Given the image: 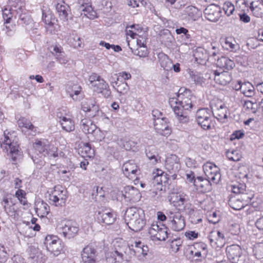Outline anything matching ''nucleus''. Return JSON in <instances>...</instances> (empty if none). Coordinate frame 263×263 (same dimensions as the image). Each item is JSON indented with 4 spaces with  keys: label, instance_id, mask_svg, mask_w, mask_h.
<instances>
[{
    "label": "nucleus",
    "instance_id": "nucleus-38",
    "mask_svg": "<svg viewBox=\"0 0 263 263\" xmlns=\"http://www.w3.org/2000/svg\"><path fill=\"white\" fill-rule=\"evenodd\" d=\"M239 88H241V93L247 97H251L254 94V88L250 82L242 83L241 86H239Z\"/></svg>",
    "mask_w": 263,
    "mask_h": 263
},
{
    "label": "nucleus",
    "instance_id": "nucleus-19",
    "mask_svg": "<svg viewBox=\"0 0 263 263\" xmlns=\"http://www.w3.org/2000/svg\"><path fill=\"white\" fill-rule=\"evenodd\" d=\"M82 263H96L97 251L91 245H87L83 248L81 254Z\"/></svg>",
    "mask_w": 263,
    "mask_h": 263
},
{
    "label": "nucleus",
    "instance_id": "nucleus-58",
    "mask_svg": "<svg viewBox=\"0 0 263 263\" xmlns=\"http://www.w3.org/2000/svg\"><path fill=\"white\" fill-rule=\"evenodd\" d=\"M181 246V242L180 239H174L171 241V248L172 251L174 253L177 252Z\"/></svg>",
    "mask_w": 263,
    "mask_h": 263
},
{
    "label": "nucleus",
    "instance_id": "nucleus-1",
    "mask_svg": "<svg viewBox=\"0 0 263 263\" xmlns=\"http://www.w3.org/2000/svg\"><path fill=\"white\" fill-rule=\"evenodd\" d=\"M195 97L190 90L181 88L178 91L177 97H171L169 103L179 121L186 123L189 121L187 111L190 110L193 106Z\"/></svg>",
    "mask_w": 263,
    "mask_h": 263
},
{
    "label": "nucleus",
    "instance_id": "nucleus-61",
    "mask_svg": "<svg viewBox=\"0 0 263 263\" xmlns=\"http://www.w3.org/2000/svg\"><path fill=\"white\" fill-rule=\"evenodd\" d=\"M19 20L22 24L29 25L32 23V20L30 16L26 14H22L20 15Z\"/></svg>",
    "mask_w": 263,
    "mask_h": 263
},
{
    "label": "nucleus",
    "instance_id": "nucleus-30",
    "mask_svg": "<svg viewBox=\"0 0 263 263\" xmlns=\"http://www.w3.org/2000/svg\"><path fill=\"white\" fill-rule=\"evenodd\" d=\"M55 9L61 20H67L69 7L64 2L58 3L55 5Z\"/></svg>",
    "mask_w": 263,
    "mask_h": 263
},
{
    "label": "nucleus",
    "instance_id": "nucleus-32",
    "mask_svg": "<svg viewBox=\"0 0 263 263\" xmlns=\"http://www.w3.org/2000/svg\"><path fill=\"white\" fill-rule=\"evenodd\" d=\"M146 155L152 164H156L160 161V157L157 149L155 147H148L146 149Z\"/></svg>",
    "mask_w": 263,
    "mask_h": 263
},
{
    "label": "nucleus",
    "instance_id": "nucleus-5",
    "mask_svg": "<svg viewBox=\"0 0 263 263\" xmlns=\"http://www.w3.org/2000/svg\"><path fill=\"white\" fill-rule=\"evenodd\" d=\"M88 85L92 91L97 93H101L105 98L111 96V91L109 84L100 75L92 73L88 79Z\"/></svg>",
    "mask_w": 263,
    "mask_h": 263
},
{
    "label": "nucleus",
    "instance_id": "nucleus-36",
    "mask_svg": "<svg viewBox=\"0 0 263 263\" xmlns=\"http://www.w3.org/2000/svg\"><path fill=\"white\" fill-rule=\"evenodd\" d=\"M185 14L187 16L189 20L195 21L198 19L200 15V12L195 7L188 6L184 10Z\"/></svg>",
    "mask_w": 263,
    "mask_h": 263
},
{
    "label": "nucleus",
    "instance_id": "nucleus-16",
    "mask_svg": "<svg viewBox=\"0 0 263 263\" xmlns=\"http://www.w3.org/2000/svg\"><path fill=\"white\" fill-rule=\"evenodd\" d=\"M129 251L132 255H135L140 261H144L149 251L147 246L140 241H135L129 247Z\"/></svg>",
    "mask_w": 263,
    "mask_h": 263
},
{
    "label": "nucleus",
    "instance_id": "nucleus-11",
    "mask_svg": "<svg viewBox=\"0 0 263 263\" xmlns=\"http://www.w3.org/2000/svg\"><path fill=\"white\" fill-rule=\"evenodd\" d=\"M148 233L153 240L164 241L167 238V228L158 223H153L148 230Z\"/></svg>",
    "mask_w": 263,
    "mask_h": 263
},
{
    "label": "nucleus",
    "instance_id": "nucleus-18",
    "mask_svg": "<svg viewBox=\"0 0 263 263\" xmlns=\"http://www.w3.org/2000/svg\"><path fill=\"white\" fill-rule=\"evenodd\" d=\"M121 196L126 201L137 202L140 200L141 194L139 190L133 186L127 185L121 191Z\"/></svg>",
    "mask_w": 263,
    "mask_h": 263
},
{
    "label": "nucleus",
    "instance_id": "nucleus-46",
    "mask_svg": "<svg viewBox=\"0 0 263 263\" xmlns=\"http://www.w3.org/2000/svg\"><path fill=\"white\" fill-rule=\"evenodd\" d=\"M158 60L160 66H167L172 64L168 57L163 52L158 53Z\"/></svg>",
    "mask_w": 263,
    "mask_h": 263
},
{
    "label": "nucleus",
    "instance_id": "nucleus-12",
    "mask_svg": "<svg viewBox=\"0 0 263 263\" xmlns=\"http://www.w3.org/2000/svg\"><path fill=\"white\" fill-rule=\"evenodd\" d=\"M60 234L66 238L70 239L76 236L79 231L77 223L74 221H67L58 228Z\"/></svg>",
    "mask_w": 263,
    "mask_h": 263
},
{
    "label": "nucleus",
    "instance_id": "nucleus-62",
    "mask_svg": "<svg viewBox=\"0 0 263 263\" xmlns=\"http://www.w3.org/2000/svg\"><path fill=\"white\" fill-rule=\"evenodd\" d=\"M186 238L189 240H194L198 238L199 233L195 231H187L184 233Z\"/></svg>",
    "mask_w": 263,
    "mask_h": 263
},
{
    "label": "nucleus",
    "instance_id": "nucleus-22",
    "mask_svg": "<svg viewBox=\"0 0 263 263\" xmlns=\"http://www.w3.org/2000/svg\"><path fill=\"white\" fill-rule=\"evenodd\" d=\"M154 125L156 132L162 136H166L171 134V128L166 118L156 120L154 121Z\"/></svg>",
    "mask_w": 263,
    "mask_h": 263
},
{
    "label": "nucleus",
    "instance_id": "nucleus-10",
    "mask_svg": "<svg viewBox=\"0 0 263 263\" xmlns=\"http://www.w3.org/2000/svg\"><path fill=\"white\" fill-rule=\"evenodd\" d=\"M57 116L59 119L60 124L64 130L69 132L74 129V122L71 118L69 112L66 109H59Z\"/></svg>",
    "mask_w": 263,
    "mask_h": 263
},
{
    "label": "nucleus",
    "instance_id": "nucleus-57",
    "mask_svg": "<svg viewBox=\"0 0 263 263\" xmlns=\"http://www.w3.org/2000/svg\"><path fill=\"white\" fill-rule=\"evenodd\" d=\"M253 196L254 194L253 193H250V194H248L247 193H245L243 192L241 194V195L239 198L246 205L253 198Z\"/></svg>",
    "mask_w": 263,
    "mask_h": 263
},
{
    "label": "nucleus",
    "instance_id": "nucleus-64",
    "mask_svg": "<svg viewBox=\"0 0 263 263\" xmlns=\"http://www.w3.org/2000/svg\"><path fill=\"white\" fill-rule=\"evenodd\" d=\"M193 249L195 250L206 251L207 245L202 242H197L194 244Z\"/></svg>",
    "mask_w": 263,
    "mask_h": 263
},
{
    "label": "nucleus",
    "instance_id": "nucleus-63",
    "mask_svg": "<svg viewBox=\"0 0 263 263\" xmlns=\"http://www.w3.org/2000/svg\"><path fill=\"white\" fill-rule=\"evenodd\" d=\"M233 263H249V258L247 255L245 254L241 253L240 255H239L235 260H234Z\"/></svg>",
    "mask_w": 263,
    "mask_h": 263
},
{
    "label": "nucleus",
    "instance_id": "nucleus-53",
    "mask_svg": "<svg viewBox=\"0 0 263 263\" xmlns=\"http://www.w3.org/2000/svg\"><path fill=\"white\" fill-rule=\"evenodd\" d=\"M79 10L80 11L83 12L84 15L86 16L87 17L91 18V17L89 16V14L92 12V8L91 6L87 4L85 5L83 4L79 6Z\"/></svg>",
    "mask_w": 263,
    "mask_h": 263
},
{
    "label": "nucleus",
    "instance_id": "nucleus-28",
    "mask_svg": "<svg viewBox=\"0 0 263 263\" xmlns=\"http://www.w3.org/2000/svg\"><path fill=\"white\" fill-rule=\"evenodd\" d=\"M47 150L46 153H44V156L47 157L50 159L57 160L58 158H63L65 154L63 152H58V148L56 146L51 145L49 143Z\"/></svg>",
    "mask_w": 263,
    "mask_h": 263
},
{
    "label": "nucleus",
    "instance_id": "nucleus-2",
    "mask_svg": "<svg viewBox=\"0 0 263 263\" xmlns=\"http://www.w3.org/2000/svg\"><path fill=\"white\" fill-rule=\"evenodd\" d=\"M111 249L106 254L107 263H122L130 261L131 256H127L126 253L129 247L125 240L116 238L112 242Z\"/></svg>",
    "mask_w": 263,
    "mask_h": 263
},
{
    "label": "nucleus",
    "instance_id": "nucleus-6",
    "mask_svg": "<svg viewBox=\"0 0 263 263\" xmlns=\"http://www.w3.org/2000/svg\"><path fill=\"white\" fill-rule=\"evenodd\" d=\"M68 197L67 192L60 185L55 186L50 192L49 200L51 204L57 206H62L65 204Z\"/></svg>",
    "mask_w": 263,
    "mask_h": 263
},
{
    "label": "nucleus",
    "instance_id": "nucleus-50",
    "mask_svg": "<svg viewBox=\"0 0 263 263\" xmlns=\"http://www.w3.org/2000/svg\"><path fill=\"white\" fill-rule=\"evenodd\" d=\"M223 10L225 12L226 14L230 16L233 14L235 10L234 6L230 2H226L223 5Z\"/></svg>",
    "mask_w": 263,
    "mask_h": 263
},
{
    "label": "nucleus",
    "instance_id": "nucleus-51",
    "mask_svg": "<svg viewBox=\"0 0 263 263\" xmlns=\"http://www.w3.org/2000/svg\"><path fill=\"white\" fill-rule=\"evenodd\" d=\"M197 202L200 207L205 211H209L213 207V203L209 199H206L202 201H197Z\"/></svg>",
    "mask_w": 263,
    "mask_h": 263
},
{
    "label": "nucleus",
    "instance_id": "nucleus-37",
    "mask_svg": "<svg viewBox=\"0 0 263 263\" xmlns=\"http://www.w3.org/2000/svg\"><path fill=\"white\" fill-rule=\"evenodd\" d=\"M17 124L21 128L30 130L32 135H34L36 132V127L34 126L30 121L25 118H20L17 121Z\"/></svg>",
    "mask_w": 263,
    "mask_h": 263
},
{
    "label": "nucleus",
    "instance_id": "nucleus-8",
    "mask_svg": "<svg viewBox=\"0 0 263 263\" xmlns=\"http://www.w3.org/2000/svg\"><path fill=\"white\" fill-rule=\"evenodd\" d=\"M211 107L214 117L219 121L224 122L227 119L228 108L224 103L218 99H214Z\"/></svg>",
    "mask_w": 263,
    "mask_h": 263
},
{
    "label": "nucleus",
    "instance_id": "nucleus-29",
    "mask_svg": "<svg viewBox=\"0 0 263 263\" xmlns=\"http://www.w3.org/2000/svg\"><path fill=\"white\" fill-rule=\"evenodd\" d=\"M226 251L228 258L232 262L242 253L241 248L238 245H231L227 247Z\"/></svg>",
    "mask_w": 263,
    "mask_h": 263
},
{
    "label": "nucleus",
    "instance_id": "nucleus-15",
    "mask_svg": "<svg viewBox=\"0 0 263 263\" xmlns=\"http://www.w3.org/2000/svg\"><path fill=\"white\" fill-rule=\"evenodd\" d=\"M97 219L99 223L110 225L116 220L117 215L111 209H102L98 211Z\"/></svg>",
    "mask_w": 263,
    "mask_h": 263
},
{
    "label": "nucleus",
    "instance_id": "nucleus-55",
    "mask_svg": "<svg viewBox=\"0 0 263 263\" xmlns=\"http://www.w3.org/2000/svg\"><path fill=\"white\" fill-rule=\"evenodd\" d=\"M134 53L140 57H145L148 54L147 48L145 46H140L135 51Z\"/></svg>",
    "mask_w": 263,
    "mask_h": 263
},
{
    "label": "nucleus",
    "instance_id": "nucleus-4",
    "mask_svg": "<svg viewBox=\"0 0 263 263\" xmlns=\"http://www.w3.org/2000/svg\"><path fill=\"white\" fill-rule=\"evenodd\" d=\"M0 146L6 150L7 155L15 161L21 155V149L16 137L13 134L4 132V137L0 141Z\"/></svg>",
    "mask_w": 263,
    "mask_h": 263
},
{
    "label": "nucleus",
    "instance_id": "nucleus-7",
    "mask_svg": "<svg viewBox=\"0 0 263 263\" xmlns=\"http://www.w3.org/2000/svg\"><path fill=\"white\" fill-rule=\"evenodd\" d=\"M196 120L203 129H210L214 126L210 110L207 108L198 109L196 112Z\"/></svg>",
    "mask_w": 263,
    "mask_h": 263
},
{
    "label": "nucleus",
    "instance_id": "nucleus-23",
    "mask_svg": "<svg viewBox=\"0 0 263 263\" xmlns=\"http://www.w3.org/2000/svg\"><path fill=\"white\" fill-rule=\"evenodd\" d=\"M204 13L208 20L216 22L220 16L221 10L218 5L211 4L205 9Z\"/></svg>",
    "mask_w": 263,
    "mask_h": 263
},
{
    "label": "nucleus",
    "instance_id": "nucleus-3",
    "mask_svg": "<svg viewBox=\"0 0 263 263\" xmlns=\"http://www.w3.org/2000/svg\"><path fill=\"white\" fill-rule=\"evenodd\" d=\"M124 220L129 228L135 232L141 230L146 224L144 211L135 207L127 209Z\"/></svg>",
    "mask_w": 263,
    "mask_h": 263
},
{
    "label": "nucleus",
    "instance_id": "nucleus-44",
    "mask_svg": "<svg viewBox=\"0 0 263 263\" xmlns=\"http://www.w3.org/2000/svg\"><path fill=\"white\" fill-rule=\"evenodd\" d=\"M230 205L235 210H239L244 208L246 204L239 198H233L230 200Z\"/></svg>",
    "mask_w": 263,
    "mask_h": 263
},
{
    "label": "nucleus",
    "instance_id": "nucleus-49",
    "mask_svg": "<svg viewBox=\"0 0 263 263\" xmlns=\"http://www.w3.org/2000/svg\"><path fill=\"white\" fill-rule=\"evenodd\" d=\"M50 52L53 54L54 56L59 57L62 56L64 52L63 51L62 47L60 45H52L49 48Z\"/></svg>",
    "mask_w": 263,
    "mask_h": 263
},
{
    "label": "nucleus",
    "instance_id": "nucleus-21",
    "mask_svg": "<svg viewBox=\"0 0 263 263\" xmlns=\"http://www.w3.org/2000/svg\"><path fill=\"white\" fill-rule=\"evenodd\" d=\"M81 108L85 112H91V117H94L99 111V106L95 99H86L82 101Z\"/></svg>",
    "mask_w": 263,
    "mask_h": 263
},
{
    "label": "nucleus",
    "instance_id": "nucleus-17",
    "mask_svg": "<svg viewBox=\"0 0 263 263\" xmlns=\"http://www.w3.org/2000/svg\"><path fill=\"white\" fill-rule=\"evenodd\" d=\"M165 168L174 178H176V173L180 168L179 158L175 155H171L167 157L165 160Z\"/></svg>",
    "mask_w": 263,
    "mask_h": 263
},
{
    "label": "nucleus",
    "instance_id": "nucleus-34",
    "mask_svg": "<svg viewBox=\"0 0 263 263\" xmlns=\"http://www.w3.org/2000/svg\"><path fill=\"white\" fill-rule=\"evenodd\" d=\"M49 143V141L46 139L37 140L33 143V146L36 152L44 156V153H46L47 150Z\"/></svg>",
    "mask_w": 263,
    "mask_h": 263
},
{
    "label": "nucleus",
    "instance_id": "nucleus-47",
    "mask_svg": "<svg viewBox=\"0 0 263 263\" xmlns=\"http://www.w3.org/2000/svg\"><path fill=\"white\" fill-rule=\"evenodd\" d=\"M227 156L229 160L233 161H238L241 158V155L237 151H228Z\"/></svg>",
    "mask_w": 263,
    "mask_h": 263
},
{
    "label": "nucleus",
    "instance_id": "nucleus-45",
    "mask_svg": "<svg viewBox=\"0 0 263 263\" xmlns=\"http://www.w3.org/2000/svg\"><path fill=\"white\" fill-rule=\"evenodd\" d=\"M258 105L256 103H253V102L248 100L245 102L243 104V107L246 111L249 113L255 114L257 111V108Z\"/></svg>",
    "mask_w": 263,
    "mask_h": 263
},
{
    "label": "nucleus",
    "instance_id": "nucleus-26",
    "mask_svg": "<svg viewBox=\"0 0 263 263\" xmlns=\"http://www.w3.org/2000/svg\"><path fill=\"white\" fill-rule=\"evenodd\" d=\"M78 153L82 157H93L95 151L88 143H82L78 148Z\"/></svg>",
    "mask_w": 263,
    "mask_h": 263
},
{
    "label": "nucleus",
    "instance_id": "nucleus-14",
    "mask_svg": "<svg viewBox=\"0 0 263 263\" xmlns=\"http://www.w3.org/2000/svg\"><path fill=\"white\" fill-rule=\"evenodd\" d=\"M229 67L232 69V67H217V69L214 70V81L216 83L226 85L231 81V75L229 72Z\"/></svg>",
    "mask_w": 263,
    "mask_h": 263
},
{
    "label": "nucleus",
    "instance_id": "nucleus-40",
    "mask_svg": "<svg viewBox=\"0 0 263 263\" xmlns=\"http://www.w3.org/2000/svg\"><path fill=\"white\" fill-rule=\"evenodd\" d=\"M223 47L227 50L231 51H236L239 48V45L232 43V41H235L232 37H226L223 40Z\"/></svg>",
    "mask_w": 263,
    "mask_h": 263
},
{
    "label": "nucleus",
    "instance_id": "nucleus-54",
    "mask_svg": "<svg viewBox=\"0 0 263 263\" xmlns=\"http://www.w3.org/2000/svg\"><path fill=\"white\" fill-rule=\"evenodd\" d=\"M13 14L11 12V9L5 8L3 10V17L5 23H9L10 22Z\"/></svg>",
    "mask_w": 263,
    "mask_h": 263
},
{
    "label": "nucleus",
    "instance_id": "nucleus-60",
    "mask_svg": "<svg viewBox=\"0 0 263 263\" xmlns=\"http://www.w3.org/2000/svg\"><path fill=\"white\" fill-rule=\"evenodd\" d=\"M90 135H91L94 137V139L97 141H101L102 139L104 138L103 133L97 127Z\"/></svg>",
    "mask_w": 263,
    "mask_h": 263
},
{
    "label": "nucleus",
    "instance_id": "nucleus-43",
    "mask_svg": "<svg viewBox=\"0 0 263 263\" xmlns=\"http://www.w3.org/2000/svg\"><path fill=\"white\" fill-rule=\"evenodd\" d=\"M112 86L121 95L126 94L129 90L128 85L126 82H121L119 84L117 82H115V85L113 84Z\"/></svg>",
    "mask_w": 263,
    "mask_h": 263
},
{
    "label": "nucleus",
    "instance_id": "nucleus-33",
    "mask_svg": "<svg viewBox=\"0 0 263 263\" xmlns=\"http://www.w3.org/2000/svg\"><path fill=\"white\" fill-rule=\"evenodd\" d=\"M82 88L81 86L75 84L71 86V90L68 91L70 96L74 101H80L84 97V93L82 91Z\"/></svg>",
    "mask_w": 263,
    "mask_h": 263
},
{
    "label": "nucleus",
    "instance_id": "nucleus-9",
    "mask_svg": "<svg viewBox=\"0 0 263 263\" xmlns=\"http://www.w3.org/2000/svg\"><path fill=\"white\" fill-rule=\"evenodd\" d=\"M167 217L168 226L173 231H180L184 228L185 219L180 213L170 212Z\"/></svg>",
    "mask_w": 263,
    "mask_h": 263
},
{
    "label": "nucleus",
    "instance_id": "nucleus-35",
    "mask_svg": "<svg viewBox=\"0 0 263 263\" xmlns=\"http://www.w3.org/2000/svg\"><path fill=\"white\" fill-rule=\"evenodd\" d=\"M81 128L84 133L90 134L96 129V125L88 119H83L81 121Z\"/></svg>",
    "mask_w": 263,
    "mask_h": 263
},
{
    "label": "nucleus",
    "instance_id": "nucleus-20",
    "mask_svg": "<svg viewBox=\"0 0 263 263\" xmlns=\"http://www.w3.org/2000/svg\"><path fill=\"white\" fill-rule=\"evenodd\" d=\"M208 238L212 246L221 248L226 242V238L223 233L218 230L212 231Z\"/></svg>",
    "mask_w": 263,
    "mask_h": 263
},
{
    "label": "nucleus",
    "instance_id": "nucleus-56",
    "mask_svg": "<svg viewBox=\"0 0 263 263\" xmlns=\"http://www.w3.org/2000/svg\"><path fill=\"white\" fill-rule=\"evenodd\" d=\"M26 192L23 190L18 189L15 194V197L19 200L20 202L25 205L26 203L25 198Z\"/></svg>",
    "mask_w": 263,
    "mask_h": 263
},
{
    "label": "nucleus",
    "instance_id": "nucleus-59",
    "mask_svg": "<svg viewBox=\"0 0 263 263\" xmlns=\"http://www.w3.org/2000/svg\"><path fill=\"white\" fill-rule=\"evenodd\" d=\"M157 173L154 172V174L155 175L154 176V179L158 182V183H162L163 181L162 178L165 179V175L164 174V173L159 170H157Z\"/></svg>",
    "mask_w": 263,
    "mask_h": 263
},
{
    "label": "nucleus",
    "instance_id": "nucleus-31",
    "mask_svg": "<svg viewBox=\"0 0 263 263\" xmlns=\"http://www.w3.org/2000/svg\"><path fill=\"white\" fill-rule=\"evenodd\" d=\"M250 9L256 17L263 16V3L261 1L258 0L251 2Z\"/></svg>",
    "mask_w": 263,
    "mask_h": 263
},
{
    "label": "nucleus",
    "instance_id": "nucleus-24",
    "mask_svg": "<svg viewBox=\"0 0 263 263\" xmlns=\"http://www.w3.org/2000/svg\"><path fill=\"white\" fill-rule=\"evenodd\" d=\"M124 174L129 179H133L138 171V167L133 160L125 162L122 166Z\"/></svg>",
    "mask_w": 263,
    "mask_h": 263
},
{
    "label": "nucleus",
    "instance_id": "nucleus-25",
    "mask_svg": "<svg viewBox=\"0 0 263 263\" xmlns=\"http://www.w3.org/2000/svg\"><path fill=\"white\" fill-rule=\"evenodd\" d=\"M34 209L36 214L41 217L48 215L49 212V205L42 200H37L35 202Z\"/></svg>",
    "mask_w": 263,
    "mask_h": 263
},
{
    "label": "nucleus",
    "instance_id": "nucleus-13",
    "mask_svg": "<svg viewBox=\"0 0 263 263\" xmlns=\"http://www.w3.org/2000/svg\"><path fill=\"white\" fill-rule=\"evenodd\" d=\"M203 170L209 181L217 183L221 178L219 168L213 163L208 162L203 165Z\"/></svg>",
    "mask_w": 263,
    "mask_h": 263
},
{
    "label": "nucleus",
    "instance_id": "nucleus-39",
    "mask_svg": "<svg viewBox=\"0 0 263 263\" xmlns=\"http://www.w3.org/2000/svg\"><path fill=\"white\" fill-rule=\"evenodd\" d=\"M64 243L61 240H60L59 241L51 246L50 249H48L47 250L51 254H52L54 256H57L62 252H64Z\"/></svg>",
    "mask_w": 263,
    "mask_h": 263
},
{
    "label": "nucleus",
    "instance_id": "nucleus-52",
    "mask_svg": "<svg viewBox=\"0 0 263 263\" xmlns=\"http://www.w3.org/2000/svg\"><path fill=\"white\" fill-rule=\"evenodd\" d=\"M253 254L256 258H263V243L258 244L254 246Z\"/></svg>",
    "mask_w": 263,
    "mask_h": 263
},
{
    "label": "nucleus",
    "instance_id": "nucleus-42",
    "mask_svg": "<svg viewBox=\"0 0 263 263\" xmlns=\"http://www.w3.org/2000/svg\"><path fill=\"white\" fill-rule=\"evenodd\" d=\"M60 240V239L55 235H48L46 236L44 240V245L46 246L47 250L50 249L51 246Z\"/></svg>",
    "mask_w": 263,
    "mask_h": 263
},
{
    "label": "nucleus",
    "instance_id": "nucleus-41",
    "mask_svg": "<svg viewBox=\"0 0 263 263\" xmlns=\"http://www.w3.org/2000/svg\"><path fill=\"white\" fill-rule=\"evenodd\" d=\"M246 185L243 183L236 182L230 186L232 192L236 194H241L246 192Z\"/></svg>",
    "mask_w": 263,
    "mask_h": 263
},
{
    "label": "nucleus",
    "instance_id": "nucleus-27",
    "mask_svg": "<svg viewBox=\"0 0 263 263\" xmlns=\"http://www.w3.org/2000/svg\"><path fill=\"white\" fill-rule=\"evenodd\" d=\"M2 205L3 206L5 212L10 216H15L16 213V210L15 204L11 199L7 198H4Z\"/></svg>",
    "mask_w": 263,
    "mask_h": 263
},
{
    "label": "nucleus",
    "instance_id": "nucleus-48",
    "mask_svg": "<svg viewBox=\"0 0 263 263\" xmlns=\"http://www.w3.org/2000/svg\"><path fill=\"white\" fill-rule=\"evenodd\" d=\"M233 64H235L233 61L227 57H221L217 59L216 66H232Z\"/></svg>",
    "mask_w": 263,
    "mask_h": 263
}]
</instances>
